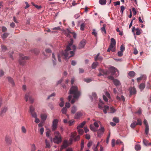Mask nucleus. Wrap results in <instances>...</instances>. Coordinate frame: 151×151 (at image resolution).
Instances as JSON below:
<instances>
[{
	"label": "nucleus",
	"mask_w": 151,
	"mask_h": 151,
	"mask_svg": "<svg viewBox=\"0 0 151 151\" xmlns=\"http://www.w3.org/2000/svg\"><path fill=\"white\" fill-rule=\"evenodd\" d=\"M63 32L67 34L68 37L73 36V38H76V34L75 32L73 31H71L68 29L63 30Z\"/></svg>",
	"instance_id": "423d86ee"
},
{
	"label": "nucleus",
	"mask_w": 151,
	"mask_h": 151,
	"mask_svg": "<svg viewBox=\"0 0 151 151\" xmlns=\"http://www.w3.org/2000/svg\"><path fill=\"white\" fill-rule=\"evenodd\" d=\"M125 9L124 6H121V12L122 14H123Z\"/></svg>",
	"instance_id": "13d9d810"
},
{
	"label": "nucleus",
	"mask_w": 151,
	"mask_h": 151,
	"mask_svg": "<svg viewBox=\"0 0 151 151\" xmlns=\"http://www.w3.org/2000/svg\"><path fill=\"white\" fill-rule=\"evenodd\" d=\"M90 129L93 132L96 131V129L94 128V126L92 124L90 125Z\"/></svg>",
	"instance_id": "e433bc0d"
},
{
	"label": "nucleus",
	"mask_w": 151,
	"mask_h": 151,
	"mask_svg": "<svg viewBox=\"0 0 151 151\" xmlns=\"http://www.w3.org/2000/svg\"><path fill=\"white\" fill-rule=\"evenodd\" d=\"M34 108L32 106H31L30 107V113H32V112H34Z\"/></svg>",
	"instance_id": "69168bd1"
},
{
	"label": "nucleus",
	"mask_w": 151,
	"mask_h": 151,
	"mask_svg": "<svg viewBox=\"0 0 151 151\" xmlns=\"http://www.w3.org/2000/svg\"><path fill=\"white\" fill-rule=\"evenodd\" d=\"M113 121L114 122L117 123L119 122V120L118 118L117 117H114L113 119Z\"/></svg>",
	"instance_id": "ea45409f"
},
{
	"label": "nucleus",
	"mask_w": 151,
	"mask_h": 151,
	"mask_svg": "<svg viewBox=\"0 0 151 151\" xmlns=\"http://www.w3.org/2000/svg\"><path fill=\"white\" fill-rule=\"evenodd\" d=\"M116 68L113 67H110L108 70L109 72V74L111 73V75H113L116 72Z\"/></svg>",
	"instance_id": "f8f14e48"
},
{
	"label": "nucleus",
	"mask_w": 151,
	"mask_h": 151,
	"mask_svg": "<svg viewBox=\"0 0 151 151\" xmlns=\"http://www.w3.org/2000/svg\"><path fill=\"white\" fill-rule=\"evenodd\" d=\"M52 30H61V28H60V27L59 26V27H55L52 28Z\"/></svg>",
	"instance_id": "49530a36"
},
{
	"label": "nucleus",
	"mask_w": 151,
	"mask_h": 151,
	"mask_svg": "<svg viewBox=\"0 0 151 151\" xmlns=\"http://www.w3.org/2000/svg\"><path fill=\"white\" fill-rule=\"evenodd\" d=\"M74 123V121L73 120H70L69 122V124L70 126H71L72 124H73Z\"/></svg>",
	"instance_id": "0e129e2a"
},
{
	"label": "nucleus",
	"mask_w": 151,
	"mask_h": 151,
	"mask_svg": "<svg viewBox=\"0 0 151 151\" xmlns=\"http://www.w3.org/2000/svg\"><path fill=\"white\" fill-rule=\"evenodd\" d=\"M92 34L95 37H97V33L96 31V30L95 29H93V32H92Z\"/></svg>",
	"instance_id": "a18cd8bd"
},
{
	"label": "nucleus",
	"mask_w": 151,
	"mask_h": 151,
	"mask_svg": "<svg viewBox=\"0 0 151 151\" xmlns=\"http://www.w3.org/2000/svg\"><path fill=\"white\" fill-rule=\"evenodd\" d=\"M36 149V147L35 145L34 144H33L31 145V151H35Z\"/></svg>",
	"instance_id": "412c9836"
},
{
	"label": "nucleus",
	"mask_w": 151,
	"mask_h": 151,
	"mask_svg": "<svg viewBox=\"0 0 151 151\" xmlns=\"http://www.w3.org/2000/svg\"><path fill=\"white\" fill-rule=\"evenodd\" d=\"M69 145L68 142L67 140H65L63 142V144L61 146V149L65 148Z\"/></svg>",
	"instance_id": "4468645a"
},
{
	"label": "nucleus",
	"mask_w": 151,
	"mask_h": 151,
	"mask_svg": "<svg viewBox=\"0 0 151 151\" xmlns=\"http://www.w3.org/2000/svg\"><path fill=\"white\" fill-rule=\"evenodd\" d=\"M55 137L53 139L54 142L57 144H58L62 142V137L59 132L56 131L55 132Z\"/></svg>",
	"instance_id": "7ed1b4c3"
},
{
	"label": "nucleus",
	"mask_w": 151,
	"mask_h": 151,
	"mask_svg": "<svg viewBox=\"0 0 151 151\" xmlns=\"http://www.w3.org/2000/svg\"><path fill=\"white\" fill-rule=\"evenodd\" d=\"M59 121L57 119H54L52 122V131H55L57 127Z\"/></svg>",
	"instance_id": "6e6552de"
},
{
	"label": "nucleus",
	"mask_w": 151,
	"mask_h": 151,
	"mask_svg": "<svg viewBox=\"0 0 151 151\" xmlns=\"http://www.w3.org/2000/svg\"><path fill=\"white\" fill-rule=\"evenodd\" d=\"M78 129L79 134L81 135L84 132L83 130V129Z\"/></svg>",
	"instance_id": "a19ab883"
},
{
	"label": "nucleus",
	"mask_w": 151,
	"mask_h": 151,
	"mask_svg": "<svg viewBox=\"0 0 151 151\" xmlns=\"http://www.w3.org/2000/svg\"><path fill=\"white\" fill-rule=\"evenodd\" d=\"M149 131V128L148 125H147V126H145V134L147 135L148 134Z\"/></svg>",
	"instance_id": "c756f323"
},
{
	"label": "nucleus",
	"mask_w": 151,
	"mask_h": 151,
	"mask_svg": "<svg viewBox=\"0 0 151 151\" xmlns=\"http://www.w3.org/2000/svg\"><path fill=\"white\" fill-rule=\"evenodd\" d=\"M84 80L87 83H89L92 81V80L90 78H84Z\"/></svg>",
	"instance_id": "09e8293b"
},
{
	"label": "nucleus",
	"mask_w": 151,
	"mask_h": 151,
	"mask_svg": "<svg viewBox=\"0 0 151 151\" xmlns=\"http://www.w3.org/2000/svg\"><path fill=\"white\" fill-rule=\"evenodd\" d=\"M67 111V109L65 107L63 108L61 110L62 113L64 114H66Z\"/></svg>",
	"instance_id": "473e14b6"
},
{
	"label": "nucleus",
	"mask_w": 151,
	"mask_h": 151,
	"mask_svg": "<svg viewBox=\"0 0 151 151\" xmlns=\"http://www.w3.org/2000/svg\"><path fill=\"white\" fill-rule=\"evenodd\" d=\"M86 123V122L85 121L83 122L77 127V129H79L82 128L84 125Z\"/></svg>",
	"instance_id": "5701e85b"
},
{
	"label": "nucleus",
	"mask_w": 151,
	"mask_h": 151,
	"mask_svg": "<svg viewBox=\"0 0 151 151\" xmlns=\"http://www.w3.org/2000/svg\"><path fill=\"white\" fill-rule=\"evenodd\" d=\"M5 140L6 143L9 144H10L11 143L12 141L11 139L8 137L6 138Z\"/></svg>",
	"instance_id": "7c9ffc66"
},
{
	"label": "nucleus",
	"mask_w": 151,
	"mask_h": 151,
	"mask_svg": "<svg viewBox=\"0 0 151 151\" xmlns=\"http://www.w3.org/2000/svg\"><path fill=\"white\" fill-rule=\"evenodd\" d=\"M99 4L101 5H105L106 3V0H99Z\"/></svg>",
	"instance_id": "bb28decb"
},
{
	"label": "nucleus",
	"mask_w": 151,
	"mask_h": 151,
	"mask_svg": "<svg viewBox=\"0 0 151 151\" xmlns=\"http://www.w3.org/2000/svg\"><path fill=\"white\" fill-rule=\"evenodd\" d=\"M94 151H98V147L96 146L95 145H93L92 148Z\"/></svg>",
	"instance_id": "864d4df0"
},
{
	"label": "nucleus",
	"mask_w": 151,
	"mask_h": 151,
	"mask_svg": "<svg viewBox=\"0 0 151 151\" xmlns=\"http://www.w3.org/2000/svg\"><path fill=\"white\" fill-rule=\"evenodd\" d=\"M125 50V47L124 45H122L120 47V50L121 51L123 52Z\"/></svg>",
	"instance_id": "338daca9"
},
{
	"label": "nucleus",
	"mask_w": 151,
	"mask_h": 151,
	"mask_svg": "<svg viewBox=\"0 0 151 151\" xmlns=\"http://www.w3.org/2000/svg\"><path fill=\"white\" fill-rule=\"evenodd\" d=\"M20 58L19 62L20 64L22 65H24L25 63V60L29 59V57L27 56H24L22 54H19Z\"/></svg>",
	"instance_id": "39448f33"
},
{
	"label": "nucleus",
	"mask_w": 151,
	"mask_h": 151,
	"mask_svg": "<svg viewBox=\"0 0 151 151\" xmlns=\"http://www.w3.org/2000/svg\"><path fill=\"white\" fill-rule=\"evenodd\" d=\"M86 44V41L85 40H83L81 41L79 44L78 48L81 49L84 47Z\"/></svg>",
	"instance_id": "9b49d317"
},
{
	"label": "nucleus",
	"mask_w": 151,
	"mask_h": 151,
	"mask_svg": "<svg viewBox=\"0 0 151 151\" xmlns=\"http://www.w3.org/2000/svg\"><path fill=\"white\" fill-rule=\"evenodd\" d=\"M32 52L36 55H38L40 53V51L39 49H34L31 50Z\"/></svg>",
	"instance_id": "6ab92c4d"
},
{
	"label": "nucleus",
	"mask_w": 151,
	"mask_h": 151,
	"mask_svg": "<svg viewBox=\"0 0 151 151\" xmlns=\"http://www.w3.org/2000/svg\"><path fill=\"white\" fill-rule=\"evenodd\" d=\"M137 125L136 122H134L131 124L130 125V127L132 128H134Z\"/></svg>",
	"instance_id": "f704fd0d"
},
{
	"label": "nucleus",
	"mask_w": 151,
	"mask_h": 151,
	"mask_svg": "<svg viewBox=\"0 0 151 151\" xmlns=\"http://www.w3.org/2000/svg\"><path fill=\"white\" fill-rule=\"evenodd\" d=\"M100 54L99 53L97 54L95 58V60L96 61L97 60H99V61H101L103 60V58L101 56H99Z\"/></svg>",
	"instance_id": "a211bd4d"
},
{
	"label": "nucleus",
	"mask_w": 151,
	"mask_h": 151,
	"mask_svg": "<svg viewBox=\"0 0 151 151\" xmlns=\"http://www.w3.org/2000/svg\"><path fill=\"white\" fill-rule=\"evenodd\" d=\"M9 35V34L6 33H4L2 36V38H6L8 37Z\"/></svg>",
	"instance_id": "052dcab7"
},
{
	"label": "nucleus",
	"mask_w": 151,
	"mask_h": 151,
	"mask_svg": "<svg viewBox=\"0 0 151 151\" xmlns=\"http://www.w3.org/2000/svg\"><path fill=\"white\" fill-rule=\"evenodd\" d=\"M96 94L95 93H92V98H93L94 99H95L96 98Z\"/></svg>",
	"instance_id": "680f3d73"
},
{
	"label": "nucleus",
	"mask_w": 151,
	"mask_h": 151,
	"mask_svg": "<svg viewBox=\"0 0 151 151\" xmlns=\"http://www.w3.org/2000/svg\"><path fill=\"white\" fill-rule=\"evenodd\" d=\"M77 133L76 132H74L71 133L70 138L69 139L70 142H71L74 140L75 141H76L79 140L80 136L78 135L77 136Z\"/></svg>",
	"instance_id": "0eeeda50"
},
{
	"label": "nucleus",
	"mask_w": 151,
	"mask_h": 151,
	"mask_svg": "<svg viewBox=\"0 0 151 151\" xmlns=\"http://www.w3.org/2000/svg\"><path fill=\"white\" fill-rule=\"evenodd\" d=\"M52 57L54 59V60H52L53 62V65H55L56 64V63L55 61V55H54V53L52 54Z\"/></svg>",
	"instance_id": "de8ad7c7"
},
{
	"label": "nucleus",
	"mask_w": 151,
	"mask_h": 151,
	"mask_svg": "<svg viewBox=\"0 0 151 151\" xmlns=\"http://www.w3.org/2000/svg\"><path fill=\"white\" fill-rule=\"evenodd\" d=\"M7 78L8 79L9 81L12 84L13 86H14V83L13 79L10 77H7Z\"/></svg>",
	"instance_id": "b1692460"
},
{
	"label": "nucleus",
	"mask_w": 151,
	"mask_h": 151,
	"mask_svg": "<svg viewBox=\"0 0 151 151\" xmlns=\"http://www.w3.org/2000/svg\"><path fill=\"white\" fill-rule=\"evenodd\" d=\"M46 145V147L47 148H50V142H49L47 141V139H45V140Z\"/></svg>",
	"instance_id": "c9c22d12"
},
{
	"label": "nucleus",
	"mask_w": 151,
	"mask_h": 151,
	"mask_svg": "<svg viewBox=\"0 0 151 151\" xmlns=\"http://www.w3.org/2000/svg\"><path fill=\"white\" fill-rule=\"evenodd\" d=\"M46 31L47 32H50V33H55L56 32L55 31H53V30H52V29H47V30H46Z\"/></svg>",
	"instance_id": "37998d69"
},
{
	"label": "nucleus",
	"mask_w": 151,
	"mask_h": 151,
	"mask_svg": "<svg viewBox=\"0 0 151 151\" xmlns=\"http://www.w3.org/2000/svg\"><path fill=\"white\" fill-rule=\"evenodd\" d=\"M113 82L114 84L116 86H119L120 84L119 81L116 79H114Z\"/></svg>",
	"instance_id": "a878e982"
},
{
	"label": "nucleus",
	"mask_w": 151,
	"mask_h": 151,
	"mask_svg": "<svg viewBox=\"0 0 151 151\" xmlns=\"http://www.w3.org/2000/svg\"><path fill=\"white\" fill-rule=\"evenodd\" d=\"M129 91L131 95H133L136 93L135 89L133 87H130L129 88Z\"/></svg>",
	"instance_id": "dca6fc26"
},
{
	"label": "nucleus",
	"mask_w": 151,
	"mask_h": 151,
	"mask_svg": "<svg viewBox=\"0 0 151 151\" xmlns=\"http://www.w3.org/2000/svg\"><path fill=\"white\" fill-rule=\"evenodd\" d=\"M106 27V24H104L103 25L101 29V32L103 33L106 34V30L105 29Z\"/></svg>",
	"instance_id": "aec40b11"
},
{
	"label": "nucleus",
	"mask_w": 151,
	"mask_h": 151,
	"mask_svg": "<svg viewBox=\"0 0 151 151\" xmlns=\"http://www.w3.org/2000/svg\"><path fill=\"white\" fill-rule=\"evenodd\" d=\"M135 74V73L133 71H131L129 73V75L131 77H133L134 76Z\"/></svg>",
	"instance_id": "2f4dec72"
},
{
	"label": "nucleus",
	"mask_w": 151,
	"mask_h": 151,
	"mask_svg": "<svg viewBox=\"0 0 151 151\" xmlns=\"http://www.w3.org/2000/svg\"><path fill=\"white\" fill-rule=\"evenodd\" d=\"M70 104L69 103L66 102L65 103V107L66 108H68L70 107Z\"/></svg>",
	"instance_id": "4d7b16f0"
},
{
	"label": "nucleus",
	"mask_w": 151,
	"mask_h": 151,
	"mask_svg": "<svg viewBox=\"0 0 151 151\" xmlns=\"http://www.w3.org/2000/svg\"><path fill=\"white\" fill-rule=\"evenodd\" d=\"M142 30L139 28H135L134 27H133L132 29V32H135L136 34L137 35H139L141 33Z\"/></svg>",
	"instance_id": "9d476101"
},
{
	"label": "nucleus",
	"mask_w": 151,
	"mask_h": 151,
	"mask_svg": "<svg viewBox=\"0 0 151 151\" xmlns=\"http://www.w3.org/2000/svg\"><path fill=\"white\" fill-rule=\"evenodd\" d=\"M69 94L68 97L69 101H70L73 97V98L70 101L72 104H73L75 102L76 99L78 100L81 95V93L78 90V87L76 86H72L69 91Z\"/></svg>",
	"instance_id": "f03ea898"
},
{
	"label": "nucleus",
	"mask_w": 151,
	"mask_h": 151,
	"mask_svg": "<svg viewBox=\"0 0 151 151\" xmlns=\"http://www.w3.org/2000/svg\"><path fill=\"white\" fill-rule=\"evenodd\" d=\"M109 110L111 113H113L116 110L115 109L112 107H111L110 108Z\"/></svg>",
	"instance_id": "5fc2aeb1"
},
{
	"label": "nucleus",
	"mask_w": 151,
	"mask_h": 151,
	"mask_svg": "<svg viewBox=\"0 0 151 151\" xmlns=\"http://www.w3.org/2000/svg\"><path fill=\"white\" fill-rule=\"evenodd\" d=\"M22 130L23 132L25 133L26 132V130L24 127H22Z\"/></svg>",
	"instance_id": "e2e57ef3"
},
{
	"label": "nucleus",
	"mask_w": 151,
	"mask_h": 151,
	"mask_svg": "<svg viewBox=\"0 0 151 151\" xmlns=\"http://www.w3.org/2000/svg\"><path fill=\"white\" fill-rule=\"evenodd\" d=\"M85 26V24L83 23H82L81 25V30L82 31L84 30Z\"/></svg>",
	"instance_id": "c03bdc74"
},
{
	"label": "nucleus",
	"mask_w": 151,
	"mask_h": 151,
	"mask_svg": "<svg viewBox=\"0 0 151 151\" xmlns=\"http://www.w3.org/2000/svg\"><path fill=\"white\" fill-rule=\"evenodd\" d=\"M73 40L72 39H70V42L67 46L66 49L62 52V55L64 56V58L68 59L70 58L73 57L74 55V52L76 49V47L72 45Z\"/></svg>",
	"instance_id": "f257e3e1"
},
{
	"label": "nucleus",
	"mask_w": 151,
	"mask_h": 151,
	"mask_svg": "<svg viewBox=\"0 0 151 151\" xmlns=\"http://www.w3.org/2000/svg\"><path fill=\"white\" fill-rule=\"evenodd\" d=\"M145 87V84L144 83H142L139 86V88L141 89H143Z\"/></svg>",
	"instance_id": "72a5a7b5"
},
{
	"label": "nucleus",
	"mask_w": 151,
	"mask_h": 151,
	"mask_svg": "<svg viewBox=\"0 0 151 151\" xmlns=\"http://www.w3.org/2000/svg\"><path fill=\"white\" fill-rule=\"evenodd\" d=\"M77 110V107L75 105H73L71 109V113L73 114L75 113Z\"/></svg>",
	"instance_id": "f3484780"
},
{
	"label": "nucleus",
	"mask_w": 151,
	"mask_h": 151,
	"mask_svg": "<svg viewBox=\"0 0 151 151\" xmlns=\"http://www.w3.org/2000/svg\"><path fill=\"white\" fill-rule=\"evenodd\" d=\"M44 128L42 127L40 129V134L42 135L43 134V132H44Z\"/></svg>",
	"instance_id": "3c124183"
},
{
	"label": "nucleus",
	"mask_w": 151,
	"mask_h": 151,
	"mask_svg": "<svg viewBox=\"0 0 151 151\" xmlns=\"http://www.w3.org/2000/svg\"><path fill=\"white\" fill-rule=\"evenodd\" d=\"M83 116V113L81 111H78L75 114L74 116V118L77 119L80 118Z\"/></svg>",
	"instance_id": "ddd939ff"
},
{
	"label": "nucleus",
	"mask_w": 151,
	"mask_h": 151,
	"mask_svg": "<svg viewBox=\"0 0 151 151\" xmlns=\"http://www.w3.org/2000/svg\"><path fill=\"white\" fill-rule=\"evenodd\" d=\"M47 116V115L46 114H42L40 116L41 119L43 121H45L46 119Z\"/></svg>",
	"instance_id": "4be33fe9"
},
{
	"label": "nucleus",
	"mask_w": 151,
	"mask_h": 151,
	"mask_svg": "<svg viewBox=\"0 0 151 151\" xmlns=\"http://www.w3.org/2000/svg\"><path fill=\"white\" fill-rule=\"evenodd\" d=\"M115 140L114 139H113L112 140L111 145H112V147H114V146L115 145Z\"/></svg>",
	"instance_id": "6e6d98bb"
},
{
	"label": "nucleus",
	"mask_w": 151,
	"mask_h": 151,
	"mask_svg": "<svg viewBox=\"0 0 151 151\" xmlns=\"http://www.w3.org/2000/svg\"><path fill=\"white\" fill-rule=\"evenodd\" d=\"M135 149L137 151L140 150L141 149V146L137 144L135 146Z\"/></svg>",
	"instance_id": "cd10ccee"
},
{
	"label": "nucleus",
	"mask_w": 151,
	"mask_h": 151,
	"mask_svg": "<svg viewBox=\"0 0 151 151\" xmlns=\"http://www.w3.org/2000/svg\"><path fill=\"white\" fill-rule=\"evenodd\" d=\"M137 125H142V121L140 119H138L137 120Z\"/></svg>",
	"instance_id": "603ef678"
},
{
	"label": "nucleus",
	"mask_w": 151,
	"mask_h": 151,
	"mask_svg": "<svg viewBox=\"0 0 151 151\" xmlns=\"http://www.w3.org/2000/svg\"><path fill=\"white\" fill-rule=\"evenodd\" d=\"M143 143L144 145L146 146H147L148 145L147 141L145 139H143Z\"/></svg>",
	"instance_id": "bf43d9fd"
},
{
	"label": "nucleus",
	"mask_w": 151,
	"mask_h": 151,
	"mask_svg": "<svg viewBox=\"0 0 151 151\" xmlns=\"http://www.w3.org/2000/svg\"><path fill=\"white\" fill-rule=\"evenodd\" d=\"M45 52L46 53H51L52 52V51L51 50L47 48L45 50Z\"/></svg>",
	"instance_id": "774afa93"
},
{
	"label": "nucleus",
	"mask_w": 151,
	"mask_h": 151,
	"mask_svg": "<svg viewBox=\"0 0 151 151\" xmlns=\"http://www.w3.org/2000/svg\"><path fill=\"white\" fill-rule=\"evenodd\" d=\"M109 109V106H104V109L103 111L105 114H106L107 113V110H108Z\"/></svg>",
	"instance_id": "c85d7f7f"
},
{
	"label": "nucleus",
	"mask_w": 151,
	"mask_h": 151,
	"mask_svg": "<svg viewBox=\"0 0 151 151\" xmlns=\"http://www.w3.org/2000/svg\"><path fill=\"white\" fill-rule=\"evenodd\" d=\"M32 116L34 118H36L37 117L36 113L34 111L31 113Z\"/></svg>",
	"instance_id": "79ce46f5"
},
{
	"label": "nucleus",
	"mask_w": 151,
	"mask_h": 151,
	"mask_svg": "<svg viewBox=\"0 0 151 151\" xmlns=\"http://www.w3.org/2000/svg\"><path fill=\"white\" fill-rule=\"evenodd\" d=\"M99 63L97 62H93L92 65V68L94 69L96 68L97 66L98 65Z\"/></svg>",
	"instance_id": "393cba45"
},
{
	"label": "nucleus",
	"mask_w": 151,
	"mask_h": 151,
	"mask_svg": "<svg viewBox=\"0 0 151 151\" xmlns=\"http://www.w3.org/2000/svg\"><path fill=\"white\" fill-rule=\"evenodd\" d=\"M25 99L26 101H27L29 99V101L32 103L34 101V99L30 96V93H27L25 96Z\"/></svg>",
	"instance_id": "1a4fd4ad"
},
{
	"label": "nucleus",
	"mask_w": 151,
	"mask_h": 151,
	"mask_svg": "<svg viewBox=\"0 0 151 151\" xmlns=\"http://www.w3.org/2000/svg\"><path fill=\"white\" fill-rule=\"evenodd\" d=\"M99 72H101L103 75H107L109 74V72L108 70H105L103 69H100Z\"/></svg>",
	"instance_id": "2eb2a0df"
},
{
	"label": "nucleus",
	"mask_w": 151,
	"mask_h": 151,
	"mask_svg": "<svg viewBox=\"0 0 151 151\" xmlns=\"http://www.w3.org/2000/svg\"><path fill=\"white\" fill-rule=\"evenodd\" d=\"M2 50L3 51H5L7 50L6 47L3 45H1Z\"/></svg>",
	"instance_id": "58836bf2"
},
{
	"label": "nucleus",
	"mask_w": 151,
	"mask_h": 151,
	"mask_svg": "<svg viewBox=\"0 0 151 151\" xmlns=\"http://www.w3.org/2000/svg\"><path fill=\"white\" fill-rule=\"evenodd\" d=\"M116 41L114 38H111V43L109 47L107 50V51L110 52V51L114 52L115 51Z\"/></svg>",
	"instance_id": "20e7f679"
},
{
	"label": "nucleus",
	"mask_w": 151,
	"mask_h": 151,
	"mask_svg": "<svg viewBox=\"0 0 151 151\" xmlns=\"http://www.w3.org/2000/svg\"><path fill=\"white\" fill-rule=\"evenodd\" d=\"M32 5L35 6L37 9H39L41 8L42 7L41 6H38L37 5H35L33 3H32Z\"/></svg>",
	"instance_id": "8fccbe9b"
},
{
	"label": "nucleus",
	"mask_w": 151,
	"mask_h": 151,
	"mask_svg": "<svg viewBox=\"0 0 151 151\" xmlns=\"http://www.w3.org/2000/svg\"><path fill=\"white\" fill-rule=\"evenodd\" d=\"M104 127H101V128L99 129V130L98 131H99L100 132H101V134H103V133L104 132Z\"/></svg>",
	"instance_id": "4c0bfd02"
}]
</instances>
